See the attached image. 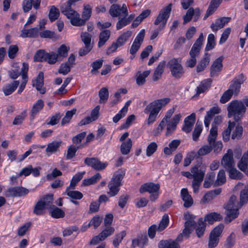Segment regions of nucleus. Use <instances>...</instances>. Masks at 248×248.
Masks as SVG:
<instances>
[{
  "mask_svg": "<svg viewBox=\"0 0 248 248\" xmlns=\"http://www.w3.org/2000/svg\"><path fill=\"white\" fill-rule=\"evenodd\" d=\"M246 107H248V97L246 96L241 100L232 101L227 107L228 116L233 117L235 123L238 122L245 114Z\"/></svg>",
  "mask_w": 248,
  "mask_h": 248,
  "instance_id": "f257e3e1",
  "label": "nucleus"
},
{
  "mask_svg": "<svg viewBox=\"0 0 248 248\" xmlns=\"http://www.w3.org/2000/svg\"><path fill=\"white\" fill-rule=\"evenodd\" d=\"M170 101L169 98H164L160 99L155 100L148 104L144 109V112L146 114L149 113L147 119V124L150 125L156 120V117L162 109Z\"/></svg>",
  "mask_w": 248,
  "mask_h": 248,
  "instance_id": "f03ea898",
  "label": "nucleus"
},
{
  "mask_svg": "<svg viewBox=\"0 0 248 248\" xmlns=\"http://www.w3.org/2000/svg\"><path fill=\"white\" fill-rule=\"evenodd\" d=\"M185 228L182 233H180L176 238V240L182 241L183 237L186 238H189L190 234L192 232L193 229L197 226V223L195 221V216L187 212L184 214Z\"/></svg>",
  "mask_w": 248,
  "mask_h": 248,
  "instance_id": "7ed1b4c3",
  "label": "nucleus"
},
{
  "mask_svg": "<svg viewBox=\"0 0 248 248\" xmlns=\"http://www.w3.org/2000/svg\"><path fill=\"white\" fill-rule=\"evenodd\" d=\"M125 172L124 169H120L114 174L112 178L108 185L109 190L108 194L110 197L115 196L119 192L120 190L119 187L122 185L121 181L125 175Z\"/></svg>",
  "mask_w": 248,
  "mask_h": 248,
  "instance_id": "20e7f679",
  "label": "nucleus"
},
{
  "mask_svg": "<svg viewBox=\"0 0 248 248\" xmlns=\"http://www.w3.org/2000/svg\"><path fill=\"white\" fill-rule=\"evenodd\" d=\"M61 13L70 20L71 24L75 26L84 25V21L80 18L79 14L71 8L69 5L64 4L61 7Z\"/></svg>",
  "mask_w": 248,
  "mask_h": 248,
  "instance_id": "39448f33",
  "label": "nucleus"
},
{
  "mask_svg": "<svg viewBox=\"0 0 248 248\" xmlns=\"http://www.w3.org/2000/svg\"><path fill=\"white\" fill-rule=\"evenodd\" d=\"M181 62V59L172 58L167 63V67L170 69L171 75L175 78H181L185 74L184 69Z\"/></svg>",
  "mask_w": 248,
  "mask_h": 248,
  "instance_id": "423d86ee",
  "label": "nucleus"
},
{
  "mask_svg": "<svg viewBox=\"0 0 248 248\" xmlns=\"http://www.w3.org/2000/svg\"><path fill=\"white\" fill-rule=\"evenodd\" d=\"M159 189L160 185L159 184L149 182L141 185L140 188V192L141 193L148 192L150 194L149 196L150 201L155 202L158 197Z\"/></svg>",
  "mask_w": 248,
  "mask_h": 248,
  "instance_id": "0eeeda50",
  "label": "nucleus"
},
{
  "mask_svg": "<svg viewBox=\"0 0 248 248\" xmlns=\"http://www.w3.org/2000/svg\"><path fill=\"white\" fill-rule=\"evenodd\" d=\"M224 228V225L221 223L210 232L208 243L209 248H214L217 246Z\"/></svg>",
  "mask_w": 248,
  "mask_h": 248,
  "instance_id": "6e6552de",
  "label": "nucleus"
},
{
  "mask_svg": "<svg viewBox=\"0 0 248 248\" xmlns=\"http://www.w3.org/2000/svg\"><path fill=\"white\" fill-rule=\"evenodd\" d=\"M171 6L172 4L170 3L167 6L163 8L155 20L154 23L155 25L160 24L159 26V31L162 30L165 27L171 10Z\"/></svg>",
  "mask_w": 248,
  "mask_h": 248,
  "instance_id": "1a4fd4ad",
  "label": "nucleus"
},
{
  "mask_svg": "<svg viewBox=\"0 0 248 248\" xmlns=\"http://www.w3.org/2000/svg\"><path fill=\"white\" fill-rule=\"evenodd\" d=\"M82 41L84 46L79 49L78 54L80 56H83L89 53L93 48V45L91 44L92 36L88 32H82L80 35Z\"/></svg>",
  "mask_w": 248,
  "mask_h": 248,
  "instance_id": "9d476101",
  "label": "nucleus"
},
{
  "mask_svg": "<svg viewBox=\"0 0 248 248\" xmlns=\"http://www.w3.org/2000/svg\"><path fill=\"white\" fill-rule=\"evenodd\" d=\"M109 14L112 17L127 16L128 11L127 5L124 3L122 6L117 4H112L108 11Z\"/></svg>",
  "mask_w": 248,
  "mask_h": 248,
  "instance_id": "9b49d317",
  "label": "nucleus"
},
{
  "mask_svg": "<svg viewBox=\"0 0 248 248\" xmlns=\"http://www.w3.org/2000/svg\"><path fill=\"white\" fill-rule=\"evenodd\" d=\"M28 64L26 62H23L22 63V67L21 69V70L19 72L16 73V78H17L19 76H21L22 78V83L20 85H19V89L17 91L18 93H21L22 92L26 86V84L28 82Z\"/></svg>",
  "mask_w": 248,
  "mask_h": 248,
  "instance_id": "f8f14e48",
  "label": "nucleus"
},
{
  "mask_svg": "<svg viewBox=\"0 0 248 248\" xmlns=\"http://www.w3.org/2000/svg\"><path fill=\"white\" fill-rule=\"evenodd\" d=\"M192 173L193 181L202 182L203 181L205 171V167L201 166L200 163L197 164L190 169Z\"/></svg>",
  "mask_w": 248,
  "mask_h": 248,
  "instance_id": "ddd939ff",
  "label": "nucleus"
},
{
  "mask_svg": "<svg viewBox=\"0 0 248 248\" xmlns=\"http://www.w3.org/2000/svg\"><path fill=\"white\" fill-rule=\"evenodd\" d=\"M84 163L88 166L91 167L96 170H101L105 169L108 165V163L101 162L98 158H86Z\"/></svg>",
  "mask_w": 248,
  "mask_h": 248,
  "instance_id": "4468645a",
  "label": "nucleus"
},
{
  "mask_svg": "<svg viewBox=\"0 0 248 248\" xmlns=\"http://www.w3.org/2000/svg\"><path fill=\"white\" fill-rule=\"evenodd\" d=\"M224 57L220 56L213 62L210 67V76L211 77H217L223 68L222 61Z\"/></svg>",
  "mask_w": 248,
  "mask_h": 248,
  "instance_id": "2eb2a0df",
  "label": "nucleus"
},
{
  "mask_svg": "<svg viewBox=\"0 0 248 248\" xmlns=\"http://www.w3.org/2000/svg\"><path fill=\"white\" fill-rule=\"evenodd\" d=\"M201 11L199 8L194 9L193 8H190L186 12V14L183 16V24H186L189 22L194 16V21H197L200 17Z\"/></svg>",
  "mask_w": 248,
  "mask_h": 248,
  "instance_id": "dca6fc26",
  "label": "nucleus"
},
{
  "mask_svg": "<svg viewBox=\"0 0 248 248\" xmlns=\"http://www.w3.org/2000/svg\"><path fill=\"white\" fill-rule=\"evenodd\" d=\"M246 79V77L243 74L238 75L232 81V84L230 85L229 90H232L233 93L237 94L239 92L241 85L244 83Z\"/></svg>",
  "mask_w": 248,
  "mask_h": 248,
  "instance_id": "f3484780",
  "label": "nucleus"
},
{
  "mask_svg": "<svg viewBox=\"0 0 248 248\" xmlns=\"http://www.w3.org/2000/svg\"><path fill=\"white\" fill-rule=\"evenodd\" d=\"M221 164L226 170L234 166L232 152L231 150H229L228 153L223 156Z\"/></svg>",
  "mask_w": 248,
  "mask_h": 248,
  "instance_id": "a211bd4d",
  "label": "nucleus"
},
{
  "mask_svg": "<svg viewBox=\"0 0 248 248\" xmlns=\"http://www.w3.org/2000/svg\"><path fill=\"white\" fill-rule=\"evenodd\" d=\"M203 36L202 33H201L199 38L196 40L195 43L193 45L190 52V57H196L200 53L202 46V45Z\"/></svg>",
  "mask_w": 248,
  "mask_h": 248,
  "instance_id": "6ab92c4d",
  "label": "nucleus"
},
{
  "mask_svg": "<svg viewBox=\"0 0 248 248\" xmlns=\"http://www.w3.org/2000/svg\"><path fill=\"white\" fill-rule=\"evenodd\" d=\"M195 120L196 114L194 113L186 117L184 120V124L182 130L186 133H189L192 129Z\"/></svg>",
  "mask_w": 248,
  "mask_h": 248,
  "instance_id": "aec40b11",
  "label": "nucleus"
},
{
  "mask_svg": "<svg viewBox=\"0 0 248 248\" xmlns=\"http://www.w3.org/2000/svg\"><path fill=\"white\" fill-rule=\"evenodd\" d=\"M230 17H222L217 19L215 23L211 25V28L213 31H217V30L223 28L231 20Z\"/></svg>",
  "mask_w": 248,
  "mask_h": 248,
  "instance_id": "412c9836",
  "label": "nucleus"
},
{
  "mask_svg": "<svg viewBox=\"0 0 248 248\" xmlns=\"http://www.w3.org/2000/svg\"><path fill=\"white\" fill-rule=\"evenodd\" d=\"M36 83H33L32 86L35 87L36 90L40 92L41 94H45L46 89L43 87L44 86V73L40 72L36 79Z\"/></svg>",
  "mask_w": 248,
  "mask_h": 248,
  "instance_id": "4be33fe9",
  "label": "nucleus"
},
{
  "mask_svg": "<svg viewBox=\"0 0 248 248\" xmlns=\"http://www.w3.org/2000/svg\"><path fill=\"white\" fill-rule=\"evenodd\" d=\"M181 196L182 200L184 202V206L185 207L188 208L192 206L193 203V201L186 188L182 189Z\"/></svg>",
  "mask_w": 248,
  "mask_h": 248,
  "instance_id": "5701e85b",
  "label": "nucleus"
},
{
  "mask_svg": "<svg viewBox=\"0 0 248 248\" xmlns=\"http://www.w3.org/2000/svg\"><path fill=\"white\" fill-rule=\"evenodd\" d=\"M225 214L226 215L224 218L226 223H230L233 219L237 218L239 215V208L225 209Z\"/></svg>",
  "mask_w": 248,
  "mask_h": 248,
  "instance_id": "b1692460",
  "label": "nucleus"
},
{
  "mask_svg": "<svg viewBox=\"0 0 248 248\" xmlns=\"http://www.w3.org/2000/svg\"><path fill=\"white\" fill-rule=\"evenodd\" d=\"M181 242L177 241L176 239L174 240L171 239L161 240L159 243L158 247L159 248H180L179 243Z\"/></svg>",
  "mask_w": 248,
  "mask_h": 248,
  "instance_id": "393cba45",
  "label": "nucleus"
},
{
  "mask_svg": "<svg viewBox=\"0 0 248 248\" xmlns=\"http://www.w3.org/2000/svg\"><path fill=\"white\" fill-rule=\"evenodd\" d=\"M62 141H53L49 143L46 149V152L48 155L59 151V148L62 145Z\"/></svg>",
  "mask_w": 248,
  "mask_h": 248,
  "instance_id": "a878e982",
  "label": "nucleus"
},
{
  "mask_svg": "<svg viewBox=\"0 0 248 248\" xmlns=\"http://www.w3.org/2000/svg\"><path fill=\"white\" fill-rule=\"evenodd\" d=\"M150 74V70L144 71L142 73L141 71H138L136 74L135 78L137 84L139 86H142L146 82V78Z\"/></svg>",
  "mask_w": 248,
  "mask_h": 248,
  "instance_id": "bb28decb",
  "label": "nucleus"
},
{
  "mask_svg": "<svg viewBox=\"0 0 248 248\" xmlns=\"http://www.w3.org/2000/svg\"><path fill=\"white\" fill-rule=\"evenodd\" d=\"M38 27L33 28L29 30L23 29L20 36L22 37L36 38L39 34Z\"/></svg>",
  "mask_w": 248,
  "mask_h": 248,
  "instance_id": "cd10ccee",
  "label": "nucleus"
},
{
  "mask_svg": "<svg viewBox=\"0 0 248 248\" xmlns=\"http://www.w3.org/2000/svg\"><path fill=\"white\" fill-rule=\"evenodd\" d=\"M110 36L109 30H104L101 31L99 35V41L97 44L99 48L101 47L108 41Z\"/></svg>",
  "mask_w": 248,
  "mask_h": 248,
  "instance_id": "c85d7f7f",
  "label": "nucleus"
},
{
  "mask_svg": "<svg viewBox=\"0 0 248 248\" xmlns=\"http://www.w3.org/2000/svg\"><path fill=\"white\" fill-rule=\"evenodd\" d=\"M222 216L218 213L212 212L206 215L204 217L203 221H207L209 224H212L214 221H219L222 219Z\"/></svg>",
  "mask_w": 248,
  "mask_h": 248,
  "instance_id": "c756f323",
  "label": "nucleus"
},
{
  "mask_svg": "<svg viewBox=\"0 0 248 248\" xmlns=\"http://www.w3.org/2000/svg\"><path fill=\"white\" fill-rule=\"evenodd\" d=\"M221 192V188H217L208 192L203 197L202 199V202L203 203L208 202L214 199L217 196L219 195Z\"/></svg>",
  "mask_w": 248,
  "mask_h": 248,
  "instance_id": "7c9ffc66",
  "label": "nucleus"
},
{
  "mask_svg": "<svg viewBox=\"0 0 248 248\" xmlns=\"http://www.w3.org/2000/svg\"><path fill=\"white\" fill-rule=\"evenodd\" d=\"M181 141L179 140H172L169 144L168 147H165L164 148V153L167 155H170L172 152L174 151L180 144Z\"/></svg>",
  "mask_w": 248,
  "mask_h": 248,
  "instance_id": "2f4dec72",
  "label": "nucleus"
},
{
  "mask_svg": "<svg viewBox=\"0 0 248 248\" xmlns=\"http://www.w3.org/2000/svg\"><path fill=\"white\" fill-rule=\"evenodd\" d=\"M165 66V61H162L159 63L154 71V73L153 76V80L154 81H157L161 78L162 74L164 72Z\"/></svg>",
  "mask_w": 248,
  "mask_h": 248,
  "instance_id": "473e14b6",
  "label": "nucleus"
},
{
  "mask_svg": "<svg viewBox=\"0 0 248 248\" xmlns=\"http://www.w3.org/2000/svg\"><path fill=\"white\" fill-rule=\"evenodd\" d=\"M196 227V233L199 238L202 236L204 233L206 227V223L205 222L202 218H199L198 221V225Z\"/></svg>",
  "mask_w": 248,
  "mask_h": 248,
  "instance_id": "72a5a7b5",
  "label": "nucleus"
},
{
  "mask_svg": "<svg viewBox=\"0 0 248 248\" xmlns=\"http://www.w3.org/2000/svg\"><path fill=\"white\" fill-rule=\"evenodd\" d=\"M240 202H238L237 200V198L234 195H232L227 203L224 205V209L229 208H239Z\"/></svg>",
  "mask_w": 248,
  "mask_h": 248,
  "instance_id": "f704fd0d",
  "label": "nucleus"
},
{
  "mask_svg": "<svg viewBox=\"0 0 248 248\" xmlns=\"http://www.w3.org/2000/svg\"><path fill=\"white\" fill-rule=\"evenodd\" d=\"M212 80L210 78L202 81L200 85L197 87L196 95H199L201 93H203L207 90L211 86Z\"/></svg>",
  "mask_w": 248,
  "mask_h": 248,
  "instance_id": "c9c22d12",
  "label": "nucleus"
},
{
  "mask_svg": "<svg viewBox=\"0 0 248 248\" xmlns=\"http://www.w3.org/2000/svg\"><path fill=\"white\" fill-rule=\"evenodd\" d=\"M210 62V56L208 53H205L204 57L202 59L197 66V72H200L204 70Z\"/></svg>",
  "mask_w": 248,
  "mask_h": 248,
  "instance_id": "e433bc0d",
  "label": "nucleus"
},
{
  "mask_svg": "<svg viewBox=\"0 0 248 248\" xmlns=\"http://www.w3.org/2000/svg\"><path fill=\"white\" fill-rule=\"evenodd\" d=\"M50 214L51 216L54 218H62L65 216V213L62 209L54 205H53L51 208Z\"/></svg>",
  "mask_w": 248,
  "mask_h": 248,
  "instance_id": "4c0bfd02",
  "label": "nucleus"
},
{
  "mask_svg": "<svg viewBox=\"0 0 248 248\" xmlns=\"http://www.w3.org/2000/svg\"><path fill=\"white\" fill-rule=\"evenodd\" d=\"M44 107V102L42 100L39 99L34 104L31 110V120H33L35 115L41 110Z\"/></svg>",
  "mask_w": 248,
  "mask_h": 248,
  "instance_id": "58836bf2",
  "label": "nucleus"
},
{
  "mask_svg": "<svg viewBox=\"0 0 248 248\" xmlns=\"http://www.w3.org/2000/svg\"><path fill=\"white\" fill-rule=\"evenodd\" d=\"M98 95L99 97V103H106L108 100L109 96L108 89L106 87L102 88L99 91Z\"/></svg>",
  "mask_w": 248,
  "mask_h": 248,
  "instance_id": "ea45409f",
  "label": "nucleus"
},
{
  "mask_svg": "<svg viewBox=\"0 0 248 248\" xmlns=\"http://www.w3.org/2000/svg\"><path fill=\"white\" fill-rule=\"evenodd\" d=\"M132 146V141L130 139H128L126 141L123 142L120 147L121 153L124 155L128 154Z\"/></svg>",
  "mask_w": 248,
  "mask_h": 248,
  "instance_id": "a19ab883",
  "label": "nucleus"
},
{
  "mask_svg": "<svg viewBox=\"0 0 248 248\" xmlns=\"http://www.w3.org/2000/svg\"><path fill=\"white\" fill-rule=\"evenodd\" d=\"M226 181L225 171L223 170H220L217 175V179L214 183L215 186H221Z\"/></svg>",
  "mask_w": 248,
  "mask_h": 248,
  "instance_id": "79ce46f5",
  "label": "nucleus"
},
{
  "mask_svg": "<svg viewBox=\"0 0 248 248\" xmlns=\"http://www.w3.org/2000/svg\"><path fill=\"white\" fill-rule=\"evenodd\" d=\"M83 145L76 146L75 145H71L67 149L66 158L67 159H71L73 158L76 155L77 151Z\"/></svg>",
  "mask_w": 248,
  "mask_h": 248,
  "instance_id": "37998d69",
  "label": "nucleus"
},
{
  "mask_svg": "<svg viewBox=\"0 0 248 248\" xmlns=\"http://www.w3.org/2000/svg\"><path fill=\"white\" fill-rule=\"evenodd\" d=\"M215 177V173L214 172H211L208 174H207L205 178L204 183H203V187L204 188H209L211 185H214V183L215 181H214Z\"/></svg>",
  "mask_w": 248,
  "mask_h": 248,
  "instance_id": "c03bdc74",
  "label": "nucleus"
},
{
  "mask_svg": "<svg viewBox=\"0 0 248 248\" xmlns=\"http://www.w3.org/2000/svg\"><path fill=\"white\" fill-rule=\"evenodd\" d=\"M227 170L229 172L230 178L232 179L240 180L243 177V174L234 168V167Z\"/></svg>",
  "mask_w": 248,
  "mask_h": 248,
  "instance_id": "a18cd8bd",
  "label": "nucleus"
},
{
  "mask_svg": "<svg viewBox=\"0 0 248 248\" xmlns=\"http://www.w3.org/2000/svg\"><path fill=\"white\" fill-rule=\"evenodd\" d=\"M46 208L42 201L39 200L35 204L33 209V213L36 215H42L44 214V210Z\"/></svg>",
  "mask_w": 248,
  "mask_h": 248,
  "instance_id": "49530a36",
  "label": "nucleus"
},
{
  "mask_svg": "<svg viewBox=\"0 0 248 248\" xmlns=\"http://www.w3.org/2000/svg\"><path fill=\"white\" fill-rule=\"evenodd\" d=\"M92 12V8L89 5L87 4L84 6L83 11L82 14V17L83 18L81 19L84 21V25L85 24L86 22L91 17Z\"/></svg>",
  "mask_w": 248,
  "mask_h": 248,
  "instance_id": "de8ad7c7",
  "label": "nucleus"
},
{
  "mask_svg": "<svg viewBox=\"0 0 248 248\" xmlns=\"http://www.w3.org/2000/svg\"><path fill=\"white\" fill-rule=\"evenodd\" d=\"M212 126L209 135L208 137V142L209 144H211L213 143L214 141L216 140L217 135V127L216 125H214L213 124H212Z\"/></svg>",
  "mask_w": 248,
  "mask_h": 248,
  "instance_id": "09e8293b",
  "label": "nucleus"
},
{
  "mask_svg": "<svg viewBox=\"0 0 248 248\" xmlns=\"http://www.w3.org/2000/svg\"><path fill=\"white\" fill-rule=\"evenodd\" d=\"M60 16L59 10L55 6L50 7L48 14V17L51 22L57 19Z\"/></svg>",
  "mask_w": 248,
  "mask_h": 248,
  "instance_id": "8fccbe9b",
  "label": "nucleus"
},
{
  "mask_svg": "<svg viewBox=\"0 0 248 248\" xmlns=\"http://www.w3.org/2000/svg\"><path fill=\"white\" fill-rule=\"evenodd\" d=\"M228 124L227 128L223 133V139L225 141H227L229 140L231 131L235 125V122H232L230 121Z\"/></svg>",
  "mask_w": 248,
  "mask_h": 248,
  "instance_id": "3c124183",
  "label": "nucleus"
},
{
  "mask_svg": "<svg viewBox=\"0 0 248 248\" xmlns=\"http://www.w3.org/2000/svg\"><path fill=\"white\" fill-rule=\"evenodd\" d=\"M65 193L67 195L73 199L80 200L82 198L83 194L78 191H71L70 190V186L66 188Z\"/></svg>",
  "mask_w": 248,
  "mask_h": 248,
  "instance_id": "603ef678",
  "label": "nucleus"
},
{
  "mask_svg": "<svg viewBox=\"0 0 248 248\" xmlns=\"http://www.w3.org/2000/svg\"><path fill=\"white\" fill-rule=\"evenodd\" d=\"M47 54V52H46L44 50H39L34 56V61L36 62H46Z\"/></svg>",
  "mask_w": 248,
  "mask_h": 248,
  "instance_id": "864d4df0",
  "label": "nucleus"
},
{
  "mask_svg": "<svg viewBox=\"0 0 248 248\" xmlns=\"http://www.w3.org/2000/svg\"><path fill=\"white\" fill-rule=\"evenodd\" d=\"M40 201L43 202L46 208H51L53 206V195L52 194L46 195Z\"/></svg>",
  "mask_w": 248,
  "mask_h": 248,
  "instance_id": "5fc2aeb1",
  "label": "nucleus"
},
{
  "mask_svg": "<svg viewBox=\"0 0 248 248\" xmlns=\"http://www.w3.org/2000/svg\"><path fill=\"white\" fill-rule=\"evenodd\" d=\"M103 59H100L95 60L92 63L91 66L92 67V69L91 72L92 74H96L98 72V69L103 65Z\"/></svg>",
  "mask_w": 248,
  "mask_h": 248,
  "instance_id": "6e6d98bb",
  "label": "nucleus"
},
{
  "mask_svg": "<svg viewBox=\"0 0 248 248\" xmlns=\"http://www.w3.org/2000/svg\"><path fill=\"white\" fill-rule=\"evenodd\" d=\"M248 201V185L241 190L240 194V206L246 203Z\"/></svg>",
  "mask_w": 248,
  "mask_h": 248,
  "instance_id": "4d7b16f0",
  "label": "nucleus"
},
{
  "mask_svg": "<svg viewBox=\"0 0 248 248\" xmlns=\"http://www.w3.org/2000/svg\"><path fill=\"white\" fill-rule=\"evenodd\" d=\"M131 34L132 32L131 31H126L118 37L116 42L119 45V46H123L128 40V39L131 36Z\"/></svg>",
  "mask_w": 248,
  "mask_h": 248,
  "instance_id": "13d9d810",
  "label": "nucleus"
},
{
  "mask_svg": "<svg viewBox=\"0 0 248 248\" xmlns=\"http://www.w3.org/2000/svg\"><path fill=\"white\" fill-rule=\"evenodd\" d=\"M115 229L111 226H105L104 230L100 233V236L104 240L112 235L114 232Z\"/></svg>",
  "mask_w": 248,
  "mask_h": 248,
  "instance_id": "bf43d9fd",
  "label": "nucleus"
},
{
  "mask_svg": "<svg viewBox=\"0 0 248 248\" xmlns=\"http://www.w3.org/2000/svg\"><path fill=\"white\" fill-rule=\"evenodd\" d=\"M68 53V49L64 45H62L58 49L57 51V55L59 59V60L62 61L63 58L67 56Z\"/></svg>",
  "mask_w": 248,
  "mask_h": 248,
  "instance_id": "052dcab7",
  "label": "nucleus"
},
{
  "mask_svg": "<svg viewBox=\"0 0 248 248\" xmlns=\"http://www.w3.org/2000/svg\"><path fill=\"white\" fill-rule=\"evenodd\" d=\"M16 81H14L12 83L7 84L5 85L3 88V92L5 95L11 94L15 90Z\"/></svg>",
  "mask_w": 248,
  "mask_h": 248,
  "instance_id": "680f3d73",
  "label": "nucleus"
},
{
  "mask_svg": "<svg viewBox=\"0 0 248 248\" xmlns=\"http://www.w3.org/2000/svg\"><path fill=\"white\" fill-rule=\"evenodd\" d=\"M57 61H60V60H59V59L55 52H51L47 53L46 59V62H47L50 64H53Z\"/></svg>",
  "mask_w": 248,
  "mask_h": 248,
  "instance_id": "e2e57ef3",
  "label": "nucleus"
},
{
  "mask_svg": "<svg viewBox=\"0 0 248 248\" xmlns=\"http://www.w3.org/2000/svg\"><path fill=\"white\" fill-rule=\"evenodd\" d=\"M169 222V216L167 214H165L160 221L159 226L157 228L158 232H161L164 230L168 226Z\"/></svg>",
  "mask_w": 248,
  "mask_h": 248,
  "instance_id": "0e129e2a",
  "label": "nucleus"
},
{
  "mask_svg": "<svg viewBox=\"0 0 248 248\" xmlns=\"http://www.w3.org/2000/svg\"><path fill=\"white\" fill-rule=\"evenodd\" d=\"M216 43L215 36L213 34H209L207 38V43L205 47V51H209L213 49L215 47Z\"/></svg>",
  "mask_w": 248,
  "mask_h": 248,
  "instance_id": "69168bd1",
  "label": "nucleus"
},
{
  "mask_svg": "<svg viewBox=\"0 0 248 248\" xmlns=\"http://www.w3.org/2000/svg\"><path fill=\"white\" fill-rule=\"evenodd\" d=\"M235 234L234 232H232L230 235L228 236L224 245L225 248H232L235 243Z\"/></svg>",
  "mask_w": 248,
  "mask_h": 248,
  "instance_id": "338daca9",
  "label": "nucleus"
},
{
  "mask_svg": "<svg viewBox=\"0 0 248 248\" xmlns=\"http://www.w3.org/2000/svg\"><path fill=\"white\" fill-rule=\"evenodd\" d=\"M233 95V93L232 90H228L225 91L220 99V102L222 104H224L229 101Z\"/></svg>",
  "mask_w": 248,
  "mask_h": 248,
  "instance_id": "774afa93",
  "label": "nucleus"
}]
</instances>
